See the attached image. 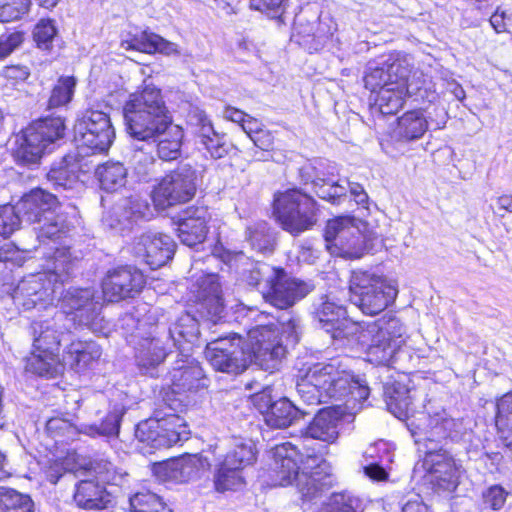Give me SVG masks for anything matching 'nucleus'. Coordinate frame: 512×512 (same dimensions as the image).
<instances>
[{"mask_svg":"<svg viewBox=\"0 0 512 512\" xmlns=\"http://www.w3.org/2000/svg\"><path fill=\"white\" fill-rule=\"evenodd\" d=\"M422 424H408V429L416 445L424 448V466L426 477L432 489L438 494L455 492L465 469L460 460L443 448L437 449L442 441H471L473 430L472 419L455 418L445 410L424 416Z\"/></svg>","mask_w":512,"mask_h":512,"instance_id":"1","label":"nucleus"},{"mask_svg":"<svg viewBox=\"0 0 512 512\" xmlns=\"http://www.w3.org/2000/svg\"><path fill=\"white\" fill-rule=\"evenodd\" d=\"M306 457L289 442L276 445L272 449L273 456V485H296L303 501H312L321 496L330 487L329 466L323 459V454L314 449L306 450Z\"/></svg>","mask_w":512,"mask_h":512,"instance_id":"2","label":"nucleus"},{"mask_svg":"<svg viewBox=\"0 0 512 512\" xmlns=\"http://www.w3.org/2000/svg\"><path fill=\"white\" fill-rule=\"evenodd\" d=\"M296 390L307 405H318L329 400L364 401L369 396L368 386L348 371L340 359L301 369Z\"/></svg>","mask_w":512,"mask_h":512,"instance_id":"3","label":"nucleus"},{"mask_svg":"<svg viewBox=\"0 0 512 512\" xmlns=\"http://www.w3.org/2000/svg\"><path fill=\"white\" fill-rule=\"evenodd\" d=\"M127 133L140 141H156V138L173 121L161 90L152 84L130 94L123 107Z\"/></svg>","mask_w":512,"mask_h":512,"instance_id":"4","label":"nucleus"},{"mask_svg":"<svg viewBox=\"0 0 512 512\" xmlns=\"http://www.w3.org/2000/svg\"><path fill=\"white\" fill-rule=\"evenodd\" d=\"M199 323L190 313H182L169 327L167 338L178 350L175 366L170 372L172 391L176 394L207 386L202 367L193 357V345L199 339Z\"/></svg>","mask_w":512,"mask_h":512,"instance_id":"5","label":"nucleus"},{"mask_svg":"<svg viewBox=\"0 0 512 512\" xmlns=\"http://www.w3.org/2000/svg\"><path fill=\"white\" fill-rule=\"evenodd\" d=\"M61 259L46 261L44 269L22 279L14 288L11 297L17 306L25 310L52 305L58 290L72 273V262L66 256L65 249H58Z\"/></svg>","mask_w":512,"mask_h":512,"instance_id":"6","label":"nucleus"},{"mask_svg":"<svg viewBox=\"0 0 512 512\" xmlns=\"http://www.w3.org/2000/svg\"><path fill=\"white\" fill-rule=\"evenodd\" d=\"M69 329L70 324L63 323V314H55L51 319L33 321L32 351L26 361V370L40 377H56L61 372L60 344Z\"/></svg>","mask_w":512,"mask_h":512,"instance_id":"7","label":"nucleus"},{"mask_svg":"<svg viewBox=\"0 0 512 512\" xmlns=\"http://www.w3.org/2000/svg\"><path fill=\"white\" fill-rule=\"evenodd\" d=\"M406 97L421 104L433 103L437 100L438 93L431 77L422 72H414L408 77L407 70H403L393 83H388L387 87H381L379 91L371 94L370 100L381 114L392 115L403 106Z\"/></svg>","mask_w":512,"mask_h":512,"instance_id":"8","label":"nucleus"},{"mask_svg":"<svg viewBox=\"0 0 512 512\" xmlns=\"http://www.w3.org/2000/svg\"><path fill=\"white\" fill-rule=\"evenodd\" d=\"M64 134V119L60 116L33 121L15 136L13 156L18 163L37 164Z\"/></svg>","mask_w":512,"mask_h":512,"instance_id":"9","label":"nucleus"},{"mask_svg":"<svg viewBox=\"0 0 512 512\" xmlns=\"http://www.w3.org/2000/svg\"><path fill=\"white\" fill-rule=\"evenodd\" d=\"M350 300L366 315H377L392 304L397 285L371 271L355 270L349 281Z\"/></svg>","mask_w":512,"mask_h":512,"instance_id":"10","label":"nucleus"},{"mask_svg":"<svg viewBox=\"0 0 512 512\" xmlns=\"http://www.w3.org/2000/svg\"><path fill=\"white\" fill-rule=\"evenodd\" d=\"M58 290V305L61 308L56 314H63V322H74L86 326L95 334L106 335L108 322L101 316L102 303L91 288H69Z\"/></svg>","mask_w":512,"mask_h":512,"instance_id":"11","label":"nucleus"},{"mask_svg":"<svg viewBox=\"0 0 512 512\" xmlns=\"http://www.w3.org/2000/svg\"><path fill=\"white\" fill-rule=\"evenodd\" d=\"M273 214L283 230L298 236L317 223V203L299 189H288L275 195Z\"/></svg>","mask_w":512,"mask_h":512,"instance_id":"12","label":"nucleus"},{"mask_svg":"<svg viewBox=\"0 0 512 512\" xmlns=\"http://www.w3.org/2000/svg\"><path fill=\"white\" fill-rule=\"evenodd\" d=\"M115 139V129L108 111L99 104L87 108L76 120L74 141L79 154L103 153L108 151Z\"/></svg>","mask_w":512,"mask_h":512,"instance_id":"13","label":"nucleus"},{"mask_svg":"<svg viewBox=\"0 0 512 512\" xmlns=\"http://www.w3.org/2000/svg\"><path fill=\"white\" fill-rule=\"evenodd\" d=\"M190 431L182 417L173 413L161 415L156 412L154 417L137 424L136 438L150 448H169L189 439Z\"/></svg>","mask_w":512,"mask_h":512,"instance_id":"14","label":"nucleus"},{"mask_svg":"<svg viewBox=\"0 0 512 512\" xmlns=\"http://www.w3.org/2000/svg\"><path fill=\"white\" fill-rule=\"evenodd\" d=\"M253 319L255 325L246 333L244 349L247 355H251L258 346H264L281 332L290 343L296 344L299 341L300 319L291 311L283 312L277 319L267 313L259 312Z\"/></svg>","mask_w":512,"mask_h":512,"instance_id":"15","label":"nucleus"},{"mask_svg":"<svg viewBox=\"0 0 512 512\" xmlns=\"http://www.w3.org/2000/svg\"><path fill=\"white\" fill-rule=\"evenodd\" d=\"M75 216H69V212L63 210L59 204V208L52 210L50 215L45 216L39 227L36 228L37 240L43 251L42 254L46 258V261H56L61 259L59 256L58 249H65L66 256L72 262V268L74 267V261L71 258L70 246L68 244V236L74 227Z\"/></svg>","mask_w":512,"mask_h":512,"instance_id":"16","label":"nucleus"},{"mask_svg":"<svg viewBox=\"0 0 512 512\" xmlns=\"http://www.w3.org/2000/svg\"><path fill=\"white\" fill-rule=\"evenodd\" d=\"M196 171L189 165L179 166L166 174L152 191L156 208L168 207L190 201L196 193Z\"/></svg>","mask_w":512,"mask_h":512,"instance_id":"17","label":"nucleus"},{"mask_svg":"<svg viewBox=\"0 0 512 512\" xmlns=\"http://www.w3.org/2000/svg\"><path fill=\"white\" fill-rule=\"evenodd\" d=\"M125 413L123 406H114L100 425L83 424L80 427L73 425L64 418L53 417L46 423V431L50 437L58 443H66L75 440L78 434H85L90 437H113L117 436L120 429V422Z\"/></svg>","mask_w":512,"mask_h":512,"instance_id":"18","label":"nucleus"},{"mask_svg":"<svg viewBox=\"0 0 512 512\" xmlns=\"http://www.w3.org/2000/svg\"><path fill=\"white\" fill-rule=\"evenodd\" d=\"M357 223L358 221L351 216H340L329 220L324 233L327 248L329 250L335 248L337 254L342 257L360 258L366 250V244Z\"/></svg>","mask_w":512,"mask_h":512,"instance_id":"19","label":"nucleus"},{"mask_svg":"<svg viewBox=\"0 0 512 512\" xmlns=\"http://www.w3.org/2000/svg\"><path fill=\"white\" fill-rule=\"evenodd\" d=\"M242 344V336L234 333L210 340L206 344L205 357L216 370L228 374H239L246 369L247 354Z\"/></svg>","mask_w":512,"mask_h":512,"instance_id":"20","label":"nucleus"},{"mask_svg":"<svg viewBox=\"0 0 512 512\" xmlns=\"http://www.w3.org/2000/svg\"><path fill=\"white\" fill-rule=\"evenodd\" d=\"M171 323L168 327H170ZM169 328L157 323L153 330L138 340L139 335L133 334L129 344L133 345L135 349V357L138 366L144 370V373L155 376L151 371L161 364L171 347L173 341L167 338Z\"/></svg>","mask_w":512,"mask_h":512,"instance_id":"21","label":"nucleus"},{"mask_svg":"<svg viewBox=\"0 0 512 512\" xmlns=\"http://www.w3.org/2000/svg\"><path fill=\"white\" fill-rule=\"evenodd\" d=\"M153 217L147 197L139 194L119 199L103 216V224L119 233L130 231L140 221Z\"/></svg>","mask_w":512,"mask_h":512,"instance_id":"22","label":"nucleus"},{"mask_svg":"<svg viewBox=\"0 0 512 512\" xmlns=\"http://www.w3.org/2000/svg\"><path fill=\"white\" fill-rule=\"evenodd\" d=\"M272 281L265 284L263 298L276 308L287 310L306 297L312 290L310 283L290 277L282 268H277Z\"/></svg>","mask_w":512,"mask_h":512,"instance_id":"23","label":"nucleus"},{"mask_svg":"<svg viewBox=\"0 0 512 512\" xmlns=\"http://www.w3.org/2000/svg\"><path fill=\"white\" fill-rule=\"evenodd\" d=\"M145 284L143 273L132 266H120L109 270L102 280L103 298L108 302H118L134 298Z\"/></svg>","mask_w":512,"mask_h":512,"instance_id":"24","label":"nucleus"},{"mask_svg":"<svg viewBox=\"0 0 512 512\" xmlns=\"http://www.w3.org/2000/svg\"><path fill=\"white\" fill-rule=\"evenodd\" d=\"M176 244L166 234L146 232L135 238L132 251L151 269L164 266L175 253Z\"/></svg>","mask_w":512,"mask_h":512,"instance_id":"25","label":"nucleus"},{"mask_svg":"<svg viewBox=\"0 0 512 512\" xmlns=\"http://www.w3.org/2000/svg\"><path fill=\"white\" fill-rule=\"evenodd\" d=\"M314 316L321 327L331 334L335 341L344 344L349 334L346 333L348 323H354L346 317V308L336 301L332 294L321 296L313 305Z\"/></svg>","mask_w":512,"mask_h":512,"instance_id":"26","label":"nucleus"},{"mask_svg":"<svg viewBox=\"0 0 512 512\" xmlns=\"http://www.w3.org/2000/svg\"><path fill=\"white\" fill-rule=\"evenodd\" d=\"M195 288L193 293L197 300L198 312L216 324L224 312L218 275L215 273L204 274L196 280Z\"/></svg>","mask_w":512,"mask_h":512,"instance_id":"27","label":"nucleus"},{"mask_svg":"<svg viewBox=\"0 0 512 512\" xmlns=\"http://www.w3.org/2000/svg\"><path fill=\"white\" fill-rule=\"evenodd\" d=\"M388 319H378L372 322L348 323L346 333L349 334L343 346H349L368 351L372 345L380 346L390 341V331H387Z\"/></svg>","mask_w":512,"mask_h":512,"instance_id":"28","label":"nucleus"},{"mask_svg":"<svg viewBox=\"0 0 512 512\" xmlns=\"http://www.w3.org/2000/svg\"><path fill=\"white\" fill-rule=\"evenodd\" d=\"M314 186L318 197L334 205L342 204L349 197L358 206L368 209L369 196L363 186L357 182H351L347 179L339 182L322 180L321 184L314 182Z\"/></svg>","mask_w":512,"mask_h":512,"instance_id":"29","label":"nucleus"},{"mask_svg":"<svg viewBox=\"0 0 512 512\" xmlns=\"http://www.w3.org/2000/svg\"><path fill=\"white\" fill-rule=\"evenodd\" d=\"M17 205L18 212L28 224H40L45 216L52 213V210L59 208L56 196L41 188L32 189L24 194Z\"/></svg>","mask_w":512,"mask_h":512,"instance_id":"30","label":"nucleus"},{"mask_svg":"<svg viewBox=\"0 0 512 512\" xmlns=\"http://www.w3.org/2000/svg\"><path fill=\"white\" fill-rule=\"evenodd\" d=\"M102 355V349L95 341L75 340L64 348L61 370L68 367L76 373L91 369Z\"/></svg>","mask_w":512,"mask_h":512,"instance_id":"31","label":"nucleus"},{"mask_svg":"<svg viewBox=\"0 0 512 512\" xmlns=\"http://www.w3.org/2000/svg\"><path fill=\"white\" fill-rule=\"evenodd\" d=\"M189 123L195 126V133L200 138V143L212 158L220 159L228 153L229 147L224 136L214 130L204 111L200 109L192 110L189 114Z\"/></svg>","mask_w":512,"mask_h":512,"instance_id":"32","label":"nucleus"},{"mask_svg":"<svg viewBox=\"0 0 512 512\" xmlns=\"http://www.w3.org/2000/svg\"><path fill=\"white\" fill-rule=\"evenodd\" d=\"M387 331H390V341L380 346L372 345L368 351L364 352L365 360L374 365L389 366L397 350L405 342V327L401 321L395 317L388 318Z\"/></svg>","mask_w":512,"mask_h":512,"instance_id":"33","label":"nucleus"},{"mask_svg":"<svg viewBox=\"0 0 512 512\" xmlns=\"http://www.w3.org/2000/svg\"><path fill=\"white\" fill-rule=\"evenodd\" d=\"M207 211L204 208H195L187 212V216L180 219L177 224V236L182 244L188 247H197L203 244L207 237Z\"/></svg>","mask_w":512,"mask_h":512,"instance_id":"34","label":"nucleus"},{"mask_svg":"<svg viewBox=\"0 0 512 512\" xmlns=\"http://www.w3.org/2000/svg\"><path fill=\"white\" fill-rule=\"evenodd\" d=\"M73 501L81 509L103 510L111 504L112 496L103 484L85 479L75 484Z\"/></svg>","mask_w":512,"mask_h":512,"instance_id":"35","label":"nucleus"},{"mask_svg":"<svg viewBox=\"0 0 512 512\" xmlns=\"http://www.w3.org/2000/svg\"><path fill=\"white\" fill-rule=\"evenodd\" d=\"M77 153H68L60 160L55 161L47 173L48 181L56 188L72 189L79 179L81 164Z\"/></svg>","mask_w":512,"mask_h":512,"instance_id":"36","label":"nucleus"},{"mask_svg":"<svg viewBox=\"0 0 512 512\" xmlns=\"http://www.w3.org/2000/svg\"><path fill=\"white\" fill-rule=\"evenodd\" d=\"M403 70L402 64L398 60L383 62H370L364 76V84L371 94L376 93L381 87H387L388 83H393L396 77H400Z\"/></svg>","mask_w":512,"mask_h":512,"instance_id":"37","label":"nucleus"},{"mask_svg":"<svg viewBox=\"0 0 512 512\" xmlns=\"http://www.w3.org/2000/svg\"><path fill=\"white\" fill-rule=\"evenodd\" d=\"M383 396L387 409L398 419L408 418L414 411L411 390L398 381L384 384Z\"/></svg>","mask_w":512,"mask_h":512,"instance_id":"38","label":"nucleus"},{"mask_svg":"<svg viewBox=\"0 0 512 512\" xmlns=\"http://www.w3.org/2000/svg\"><path fill=\"white\" fill-rule=\"evenodd\" d=\"M282 332L271 339L264 346L249 355L254 363L262 370L273 372L278 370L287 354L286 346L282 342Z\"/></svg>","mask_w":512,"mask_h":512,"instance_id":"39","label":"nucleus"},{"mask_svg":"<svg viewBox=\"0 0 512 512\" xmlns=\"http://www.w3.org/2000/svg\"><path fill=\"white\" fill-rule=\"evenodd\" d=\"M339 415L331 408L320 410L306 428V436L332 443L338 437Z\"/></svg>","mask_w":512,"mask_h":512,"instance_id":"40","label":"nucleus"},{"mask_svg":"<svg viewBox=\"0 0 512 512\" xmlns=\"http://www.w3.org/2000/svg\"><path fill=\"white\" fill-rule=\"evenodd\" d=\"M129 43L130 47L144 53L158 52L166 56L180 54L177 44L147 30L137 31L135 34H132Z\"/></svg>","mask_w":512,"mask_h":512,"instance_id":"41","label":"nucleus"},{"mask_svg":"<svg viewBox=\"0 0 512 512\" xmlns=\"http://www.w3.org/2000/svg\"><path fill=\"white\" fill-rule=\"evenodd\" d=\"M147 306L143 305L141 308L136 310V314L127 313L120 319L121 328L126 334L127 342L133 337V334L139 335L138 340L152 331L153 327L157 324H153L151 321L155 319L157 315V308L146 309Z\"/></svg>","mask_w":512,"mask_h":512,"instance_id":"42","label":"nucleus"},{"mask_svg":"<svg viewBox=\"0 0 512 512\" xmlns=\"http://www.w3.org/2000/svg\"><path fill=\"white\" fill-rule=\"evenodd\" d=\"M302 412L288 398H280L273 402L271 407L264 413V419L268 426L277 429H284L291 426Z\"/></svg>","mask_w":512,"mask_h":512,"instance_id":"43","label":"nucleus"},{"mask_svg":"<svg viewBox=\"0 0 512 512\" xmlns=\"http://www.w3.org/2000/svg\"><path fill=\"white\" fill-rule=\"evenodd\" d=\"M428 129V122L421 110H411L397 120L394 136L402 141L420 139Z\"/></svg>","mask_w":512,"mask_h":512,"instance_id":"44","label":"nucleus"},{"mask_svg":"<svg viewBox=\"0 0 512 512\" xmlns=\"http://www.w3.org/2000/svg\"><path fill=\"white\" fill-rule=\"evenodd\" d=\"M4 455L0 452V480L6 476ZM0 512H34V503L29 495L14 489L0 487Z\"/></svg>","mask_w":512,"mask_h":512,"instance_id":"45","label":"nucleus"},{"mask_svg":"<svg viewBox=\"0 0 512 512\" xmlns=\"http://www.w3.org/2000/svg\"><path fill=\"white\" fill-rule=\"evenodd\" d=\"M95 175L101 189L107 192H117L125 187L128 170L121 162L107 161L97 167Z\"/></svg>","mask_w":512,"mask_h":512,"instance_id":"46","label":"nucleus"},{"mask_svg":"<svg viewBox=\"0 0 512 512\" xmlns=\"http://www.w3.org/2000/svg\"><path fill=\"white\" fill-rule=\"evenodd\" d=\"M184 137L182 127L171 122L156 138L158 140L157 153L164 161L176 160L181 155V146Z\"/></svg>","mask_w":512,"mask_h":512,"instance_id":"47","label":"nucleus"},{"mask_svg":"<svg viewBox=\"0 0 512 512\" xmlns=\"http://www.w3.org/2000/svg\"><path fill=\"white\" fill-rule=\"evenodd\" d=\"M366 458H372L375 461L368 463L364 467L365 474L374 480H383L387 477L384 464L391 462V454L388 444L380 440L369 446L364 453Z\"/></svg>","mask_w":512,"mask_h":512,"instance_id":"48","label":"nucleus"},{"mask_svg":"<svg viewBox=\"0 0 512 512\" xmlns=\"http://www.w3.org/2000/svg\"><path fill=\"white\" fill-rule=\"evenodd\" d=\"M495 425L504 445L512 447V393H507L498 399Z\"/></svg>","mask_w":512,"mask_h":512,"instance_id":"49","label":"nucleus"},{"mask_svg":"<svg viewBox=\"0 0 512 512\" xmlns=\"http://www.w3.org/2000/svg\"><path fill=\"white\" fill-rule=\"evenodd\" d=\"M130 512H173L156 493L142 489L129 497Z\"/></svg>","mask_w":512,"mask_h":512,"instance_id":"50","label":"nucleus"},{"mask_svg":"<svg viewBox=\"0 0 512 512\" xmlns=\"http://www.w3.org/2000/svg\"><path fill=\"white\" fill-rule=\"evenodd\" d=\"M75 87L76 79L73 76L60 77L51 91L48 100V108H59L70 103L74 95Z\"/></svg>","mask_w":512,"mask_h":512,"instance_id":"51","label":"nucleus"},{"mask_svg":"<svg viewBox=\"0 0 512 512\" xmlns=\"http://www.w3.org/2000/svg\"><path fill=\"white\" fill-rule=\"evenodd\" d=\"M247 240L252 249L260 253L266 254L273 251V237L269 233L268 224L264 221L247 228Z\"/></svg>","mask_w":512,"mask_h":512,"instance_id":"52","label":"nucleus"},{"mask_svg":"<svg viewBox=\"0 0 512 512\" xmlns=\"http://www.w3.org/2000/svg\"><path fill=\"white\" fill-rule=\"evenodd\" d=\"M202 465L201 457L198 455L177 459L171 463V477L181 482L190 481L198 476Z\"/></svg>","mask_w":512,"mask_h":512,"instance_id":"53","label":"nucleus"},{"mask_svg":"<svg viewBox=\"0 0 512 512\" xmlns=\"http://www.w3.org/2000/svg\"><path fill=\"white\" fill-rule=\"evenodd\" d=\"M256 458L255 445L251 440L238 439L235 441L234 449L230 451L226 457L228 465H235L242 469L250 465Z\"/></svg>","mask_w":512,"mask_h":512,"instance_id":"54","label":"nucleus"},{"mask_svg":"<svg viewBox=\"0 0 512 512\" xmlns=\"http://www.w3.org/2000/svg\"><path fill=\"white\" fill-rule=\"evenodd\" d=\"M240 468L235 465H228L227 461H223L215 474V487L217 491L224 492L234 490L242 485V477Z\"/></svg>","mask_w":512,"mask_h":512,"instance_id":"55","label":"nucleus"},{"mask_svg":"<svg viewBox=\"0 0 512 512\" xmlns=\"http://www.w3.org/2000/svg\"><path fill=\"white\" fill-rule=\"evenodd\" d=\"M277 268L263 262L251 264V268L244 271V280L250 286H256L262 293L265 284H269Z\"/></svg>","mask_w":512,"mask_h":512,"instance_id":"56","label":"nucleus"},{"mask_svg":"<svg viewBox=\"0 0 512 512\" xmlns=\"http://www.w3.org/2000/svg\"><path fill=\"white\" fill-rule=\"evenodd\" d=\"M25 222L18 212V205H3L0 207V236L7 238Z\"/></svg>","mask_w":512,"mask_h":512,"instance_id":"57","label":"nucleus"},{"mask_svg":"<svg viewBox=\"0 0 512 512\" xmlns=\"http://www.w3.org/2000/svg\"><path fill=\"white\" fill-rule=\"evenodd\" d=\"M358 500L348 493L333 494L318 512H356Z\"/></svg>","mask_w":512,"mask_h":512,"instance_id":"58","label":"nucleus"},{"mask_svg":"<svg viewBox=\"0 0 512 512\" xmlns=\"http://www.w3.org/2000/svg\"><path fill=\"white\" fill-rule=\"evenodd\" d=\"M56 34L57 29L54 22L50 19L40 20L33 30V38L37 46L42 50H49L51 48Z\"/></svg>","mask_w":512,"mask_h":512,"instance_id":"59","label":"nucleus"},{"mask_svg":"<svg viewBox=\"0 0 512 512\" xmlns=\"http://www.w3.org/2000/svg\"><path fill=\"white\" fill-rule=\"evenodd\" d=\"M508 494L501 485H491L482 493L483 503L491 510L499 511L505 505Z\"/></svg>","mask_w":512,"mask_h":512,"instance_id":"60","label":"nucleus"},{"mask_svg":"<svg viewBox=\"0 0 512 512\" xmlns=\"http://www.w3.org/2000/svg\"><path fill=\"white\" fill-rule=\"evenodd\" d=\"M91 470L95 474V477L97 479L96 482H99L104 486L105 484L115 483V481L117 480L116 469L110 461L104 459L95 461L91 465Z\"/></svg>","mask_w":512,"mask_h":512,"instance_id":"61","label":"nucleus"},{"mask_svg":"<svg viewBox=\"0 0 512 512\" xmlns=\"http://www.w3.org/2000/svg\"><path fill=\"white\" fill-rule=\"evenodd\" d=\"M132 163L135 172L139 175L140 179L144 180L151 171L154 164V158L140 149L134 152Z\"/></svg>","mask_w":512,"mask_h":512,"instance_id":"62","label":"nucleus"},{"mask_svg":"<svg viewBox=\"0 0 512 512\" xmlns=\"http://www.w3.org/2000/svg\"><path fill=\"white\" fill-rule=\"evenodd\" d=\"M24 41L22 32L15 31L8 35L0 36V60L10 55Z\"/></svg>","mask_w":512,"mask_h":512,"instance_id":"63","label":"nucleus"},{"mask_svg":"<svg viewBox=\"0 0 512 512\" xmlns=\"http://www.w3.org/2000/svg\"><path fill=\"white\" fill-rule=\"evenodd\" d=\"M490 24L496 32L507 31L512 33V14H507L505 10L499 8L490 17Z\"/></svg>","mask_w":512,"mask_h":512,"instance_id":"64","label":"nucleus"}]
</instances>
